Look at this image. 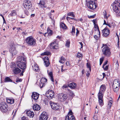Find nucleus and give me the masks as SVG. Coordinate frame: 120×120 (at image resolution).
<instances>
[{
  "label": "nucleus",
  "mask_w": 120,
  "mask_h": 120,
  "mask_svg": "<svg viewBox=\"0 0 120 120\" xmlns=\"http://www.w3.org/2000/svg\"><path fill=\"white\" fill-rule=\"evenodd\" d=\"M23 56H19L17 58L18 61L17 63L18 66L20 69L23 70L26 68V58L23 53Z\"/></svg>",
  "instance_id": "obj_1"
},
{
  "label": "nucleus",
  "mask_w": 120,
  "mask_h": 120,
  "mask_svg": "<svg viewBox=\"0 0 120 120\" xmlns=\"http://www.w3.org/2000/svg\"><path fill=\"white\" fill-rule=\"evenodd\" d=\"M110 8L116 14H118L120 13V4L117 1H115L111 4Z\"/></svg>",
  "instance_id": "obj_2"
},
{
  "label": "nucleus",
  "mask_w": 120,
  "mask_h": 120,
  "mask_svg": "<svg viewBox=\"0 0 120 120\" xmlns=\"http://www.w3.org/2000/svg\"><path fill=\"white\" fill-rule=\"evenodd\" d=\"M26 41V43L30 46H34L36 44V40L31 36L27 38Z\"/></svg>",
  "instance_id": "obj_3"
},
{
  "label": "nucleus",
  "mask_w": 120,
  "mask_h": 120,
  "mask_svg": "<svg viewBox=\"0 0 120 120\" xmlns=\"http://www.w3.org/2000/svg\"><path fill=\"white\" fill-rule=\"evenodd\" d=\"M118 80H114L113 81V90L114 92L117 93L118 92L120 87V83Z\"/></svg>",
  "instance_id": "obj_4"
},
{
  "label": "nucleus",
  "mask_w": 120,
  "mask_h": 120,
  "mask_svg": "<svg viewBox=\"0 0 120 120\" xmlns=\"http://www.w3.org/2000/svg\"><path fill=\"white\" fill-rule=\"evenodd\" d=\"M23 5L26 10H28L30 11H33V10H32L30 8L32 6L30 1L29 0H25Z\"/></svg>",
  "instance_id": "obj_5"
},
{
  "label": "nucleus",
  "mask_w": 120,
  "mask_h": 120,
  "mask_svg": "<svg viewBox=\"0 0 120 120\" xmlns=\"http://www.w3.org/2000/svg\"><path fill=\"white\" fill-rule=\"evenodd\" d=\"M0 109L2 112L6 113L9 111L7 104L4 102H2L0 104Z\"/></svg>",
  "instance_id": "obj_6"
},
{
  "label": "nucleus",
  "mask_w": 120,
  "mask_h": 120,
  "mask_svg": "<svg viewBox=\"0 0 120 120\" xmlns=\"http://www.w3.org/2000/svg\"><path fill=\"white\" fill-rule=\"evenodd\" d=\"M9 52L12 56L15 55L17 53L16 49V46L14 43H12L10 45Z\"/></svg>",
  "instance_id": "obj_7"
},
{
  "label": "nucleus",
  "mask_w": 120,
  "mask_h": 120,
  "mask_svg": "<svg viewBox=\"0 0 120 120\" xmlns=\"http://www.w3.org/2000/svg\"><path fill=\"white\" fill-rule=\"evenodd\" d=\"M87 4V7L90 9L94 10L97 7V5L95 3V1L96 0H89Z\"/></svg>",
  "instance_id": "obj_8"
},
{
  "label": "nucleus",
  "mask_w": 120,
  "mask_h": 120,
  "mask_svg": "<svg viewBox=\"0 0 120 120\" xmlns=\"http://www.w3.org/2000/svg\"><path fill=\"white\" fill-rule=\"evenodd\" d=\"M102 51L103 54L105 56H109L111 54L110 49L107 46L104 47L102 49Z\"/></svg>",
  "instance_id": "obj_9"
},
{
  "label": "nucleus",
  "mask_w": 120,
  "mask_h": 120,
  "mask_svg": "<svg viewBox=\"0 0 120 120\" xmlns=\"http://www.w3.org/2000/svg\"><path fill=\"white\" fill-rule=\"evenodd\" d=\"M106 88V86L104 85H102L100 87V90L98 95H103V93H104L105 91Z\"/></svg>",
  "instance_id": "obj_10"
},
{
  "label": "nucleus",
  "mask_w": 120,
  "mask_h": 120,
  "mask_svg": "<svg viewBox=\"0 0 120 120\" xmlns=\"http://www.w3.org/2000/svg\"><path fill=\"white\" fill-rule=\"evenodd\" d=\"M50 103L52 108L53 110H56L59 109V105L57 104V103H55L54 102L52 101H50Z\"/></svg>",
  "instance_id": "obj_11"
},
{
  "label": "nucleus",
  "mask_w": 120,
  "mask_h": 120,
  "mask_svg": "<svg viewBox=\"0 0 120 120\" xmlns=\"http://www.w3.org/2000/svg\"><path fill=\"white\" fill-rule=\"evenodd\" d=\"M48 118V115L47 113L43 112L39 117V120H47Z\"/></svg>",
  "instance_id": "obj_12"
},
{
  "label": "nucleus",
  "mask_w": 120,
  "mask_h": 120,
  "mask_svg": "<svg viewBox=\"0 0 120 120\" xmlns=\"http://www.w3.org/2000/svg\"><path fill=\"white\" fill-rule=\"evenodd\" d=\"M110 30L107 27H106L102 30L103 36L106 37L108 36L109 34Z\"/></svg>",
  "instance_id": "obj_13"
},
{
  "label": "nucleus",
  "mask_w": 120,
  "mask_h": 120,
  "mask_svg": "<svg viewBox=\"0 0 120 120\" xmlns=\"http://www.w3.org/2000/svg\"><path fill=\"white\" fill-rule=\"evenodd\" d=\"M54 91L51 90L48 93V94L47 95V97L48 99H51L54 97Z\"/></svg>",
  "instance_id": "obj_14"
},
{
  "label": "nucleus",
  "mask_w": 120,
  "mask_h": 120,
  "mask_svg": "<svg viewBox=\"0 0 120 120\" xmlns=\"http://www.w3.org/2000/svg\"><path fill=\"white\" fill-rule=\"evenodd\" d=\"M43 59L45 66L46 67L48 66L50 64V63L48 57L47 56L45 57H44Z\"/></svg>",
  "instance_id": "obj_15"
},
{
  "label": "nucleus",
  "mask_w": 120,
  "mask_h": 120,
  "mask_svg": "<svg viewBox=\"0 0 120 120\" xmlns=\"http://www.w3.org/2000/svg\"><path fill=\"white\" fill-rule=\"evenodd\" d=\"M39 96V94L38 93L36 92H33L31 97L34 100H37L38 99Z\"/></svg>",
  "instance_id": "obj_16"
},
{
  "label": "nucleus",
  "mask_w": 120,
  "mask_h": 120,
  "mask_svg": "<svg viewBox=\"0 0 120 120\" xmlns=\"http://www.w3.org/2000/svg\"><path fill=\"white\" fill-rule=\"evenodd\" d=\"M98 95L99 104L100 105L102 106L103 105V96L100 95Z\"/></svg>",
  "instance_id": "obj_17"
},
{
  "label": "nucleus",
  "mask_w": 120,
  "mask_h": 120,
  "mask_svg": "<svg viewBox=\"0 0 120 120\" xmlns=\"http://www.w3.org/2000/svg\"><path fill=\"white\" fill-rule=\"evenodd\" d=\"M67 115L65 117V120H75V118L73 115Z\"/></svg>",
  "instance_id": "obj_18"
},
{
  "label": "nucleus",
  "mask_w": 120,
  "mask_h": 120,
  "mask_svg": "<svg viewBox=\"0 0 120 120\" xmlns=\"http://www.w3.org/2000/svg\"><path fill=\"white\" fill-rule=\"evenodd\" d=\"M13 71L15 74H17L21 72V71L17 67H14L13 69Z\"/></svg>",
  "instance_id": "obj_19"
},
{
  "label": "nucleus",
  "mask_w": 120,
  "mask_h": 120,
  "mask_svg": "<svg viewBox=\"0 0 120 120\" xmlns=\"http://www.w3.org/2000/svg\"><path fill=\"white\" fill-rule=\"evenodd\" d=\"M26 114L27 116L30 117H33L34 116V113L31 112L30 110L27 111L26 112Z\"/></svg>",
  "instance_id": "obj_20"
},
{
  "label": "nucleus",
  "mask_w": 120,
  "mask_h": 120,
  "mask_svg": "<svg viewBox=\"0 0 120 120\" xmlns=\"http://www.w3.org/2000/svg\"><path fill=\"white\" fill-rule=\"evenodd\" d=\"M33 108L34 110H39L40 109V106L38 105L37 104H35L33 105Z\"/></svg>",
  "instance_id": "obj_21"
},
{
  "label": "nucleus",
  "mask_w": 120,
  "mask_h": 120,
  "mask_svg": "<svg viewBox=\"0 0 120 120\" xmlns=\"http://www.w3.org/2000/svg\"><path fill=\"white\" fill-rule=\"evenodd\" d=\"M56 43L55 41H54L50 44V48H51L55 49H57L58 48V46L55 45Z\"/></svg>",
  "instance_id": "obj_22"
},
{
  "label": "nucleus",
  "mask_w": 120,
  "mask_h": 120,
  "mask_svg": "<svg viewBox=\"0 0 120 120\" xmlns=\"http://www.w3.org/2000/svg\"><path fill=\"white\" fill-rule=\"evenodd\" d=\"M109 99L110 100L108 102V109H110L112 105V103L113 102L112 101V98L111 97H110Z\"/></svg>",
  "instance_id": "obj_23"
},
{
  "label": "nucleus",
  "mask_w": 120,
  "mask_h": 120,
  "mask_svg": "<svg viewBox=\"0 0 120 120\" xmlns=\"http://www.w3.org/2000/svg\"><path fill=\"white\" fill-rule=\"evenodd\" d=\"M76 85V84L74 82H72L68 85V86L72 89H75Z\"/></svg>",
  "instance_id": "obj_24"
},
{
  "label": "nucleus",
  "mask_w": 120,
  "mask_h": 120,
  "mask_svg": "<svg viewBox=\"0 0 120 120\" xmlns=\"http://www.w3.org/2000/svg\"><path fill=\"white\" fill-rule=\"evenodd\" d=\"M60 28H62L64 29H66L67 28L66 25L64 23L62 22H60Z\"/></svg>",
  "instance_id": "obj_25"
},
{
  "label": "nucleus",
  "mask_w": 120,
  "mask_h": 120,
  "mask_svg": "<svg viewBox=\"0 0 120 120\" xmlns=\"http://www.w3.org/2000/svg\"><path fill=\"white\" fill-rule=\"evenodd\" d=\"M9 16H15L16 15V13L15 10H13L9 15Z\"/></svg>",
  "instance_id": "obj_26"
},
{
  "label": "nucleus",
  "mask_w": 120,
  "mask_h": 120,
  "mask_svg": "<svg viewBox=\"0 0 120 120\" xmlns=\"http://www.w3.org/2000/svg\"><path fill=\"white\" fill-rule=\"evenodd\" d=\"M4 81L5 82H12V80L8 77H5L4 79Z\"/></svg>",
  "instance_id": "obj_27"
},
{
  "label": "nucleus",
  "mask_w": 120,
  "mask_h": 120,
  "mask_svg": "<svg viewBox=\"0 0 120 120\" xmlns=\"http://www.w3.org/2000/svg\"><path fill=\"white\" fill-rule=\"evenodd\" d=\"M49 76L50 77V79L51 81L53 82H54V79L52 73V72H50L48 74Z\"/></svg>",
  "instance_id": "obj_28"
},
{
  "label": "nucleus",
  "mask_w": 120,
  "mask_h": 120,
  "mask_svg": "<svg viewBox=\"0 0 120 120\" xmlns=\"http://www.w3.org/2000/svg\"><path fill=\"white\" fill-rule=\"evenodd\" d=\"M14 99L13 98L8 99V102L11 104H13L14 102Z\"/></svg>",
  "instance_id": "obj_29"
},
{
  "label": "nucleus",
  "mask_w": 120,
  "mask_h": 120,
  "mask_svg": "<svg viewBox=\"0 0 120 120\" xmlns=\"http://www.w3.org/2000/svg\"><path fill=\"white\" fill-rule=\"evenodd\" d=\"M32 67H33V70L34 71H37L38 70V66L37 64H35L34 66H32Z\"/></svg>",
  "instance_id": "obj_30"
},
{
  "label": "nucleus",
  "mask_w": 120,
  "mask_h": 120,
  "mask_svg": "<svg viewBox=\"0 0 120 120\" xmlns=\"http://www.w3.org/2000/svg\"><path fill=\"white\" fill-rule=\"evenodd\" d=\"M61 96L63 98V100L64 101L66 100L67 98V96L66 94H61Z\"/></svg>",
  "instance_id": "obj_31"
},
{
  "label": "nucleus",
  "mask_w": 120,
  "mask_h": 120,
  "mask_svg": "<svg viewBox=\"0 0 120 120\" xmlns=\"http://www.w3.org/2000/svg\"><path fill=\"white\" fill-rule=\"evenodd\" d=\"M51 54V53L50 52H46L41 53V56H43L44 55L48 56V55H50Z\"/></svg>",
  "instance_id": "obj_32"
},
{
  "label": "nucleus",
  "mask_w": 120,
  "mask_h": 120,
  "mask_svg": "<svg viewBox=\"0 0 120 120\" xmlns=\"http://www.w3.org/2000/svg\"><path fill=\"white\" fill-rule=\"evenodd\" d=\"M71 33L73 36H74L75 34V28L73 26H72V31Z\"/></svg>",
  "instance_id": "obj_33"
},
{
  "label": "nucleus",
  "mask_w": 120,
  "mask_h": 120,
  "mask_svg": "<svg viewBox=\"0 0 120 120\" xmlns=\"http://www.w3.org/2000/svg\"><path fill=\"white\" fill-rule=\"evenodd\" d=\"M40 82L45 84L47 82V79L45 78H42L41 79Z\"/></svg>",
  "instance_id": "obj_34"
},
{
  "label": "nucleus",
  "mask_w": 120,
  "mask_h": 120,
  "mask_svg": "<svg viewBox=\"0 0 120 120\" xmlns=\"http://www.w3.org/2000/svg\"><path fill=\"white\" fill-rule=\"evenodd\" d=\"M68 90L70 93V95L71 97V98L72 99L73 97L75 96V95L74 93L72 91H71V90Z\"/></svg>",
  "instance_id": "obj_35"
},
{
  "label": "nucleus",
  "mask_w": 120,
  "mask_h": 120,
  "mask_svg": "<svg viewBox=\"0 0 120 120\" xmlns=\"http://www.w3.org/2000/svg\"><path fill=\"white\" fill-rule=\"evenodd\" d=\"M67 15L71 16L74 17H75V15L74 14L73 12H68V13Z\"/></svg>",
  "instance_id": "obj_36"
},
{
  "label": "nucleus",
  "mask_w": 120,
  "mask_h": 120,
  "mask_svg": "<svg viewBox=\"0 0 120 120\" xmlns=\"http://www.w3.org/2000/svg\"><path fill=\"white\" fill-rule=\"evenodd\" d=\"M70 44V41L69 40H68L66 41L65 44V45L68 47H69Z\"/></svg>",
  "instance_id": "obj_37"
},
{
  "label": "nucleus",
  "mask_w": 120,
  "mask_h": 120,
  "mask_svg": "<svg viewBox=\"0 0 120 120\" xmlns=\"http://www.w3.org/2000/svg\"><path fill=\"white\" fill-rule=\"evenodd\" d=\"M45 1H43L40 0V1L39 3L38 4H41V6H43L45 5Z\"/></svg>",
  "instance_id": "obj_38"
},
{
  "label": "nucleus",
  "mask_w": 120,
  "mask_h": 120,
  "mask_svg": "<svg viewBox=\"0 0 120 120\" xmlns=\"http://www.w3.org/2000/svg\"><path fill=\"white\" fill-rule=\"evenodd\" d=\"M40 86L41 88L43 87L45 85V84L44 83H43L42 82H41L40 81L39 82Z\"/></svg>",
  "instance_id": "obj_39"
},
{
  "label": "nucleus",
  "mask_w": 120,
  "mask_h": 120,
  "mask_svg": "<svg viewBox=\"0 0 120 120\" xmlns=\"http://www.w3.org/2000/svg\"><path fill=\"white\" fill-rule=\"evenodd\" d=\"M86 66L88 68H89L90 71L91 70V68L90 63L88 62L86 64Z\"/></svg>",
  "instance_id": "obj_40"
},
{
  "label": "nucleus",
  "mask_w": 120,
  "mask_h": 120,
  "mask_svg": "<svg viewBox=\"0 0 120 120\" xmlns=\"http://www.w3.org/2000/svg\"><path fill=\"white\" fill-rule=\"evenodd\" d=\"M52 31L50 30H47V33L49 35H51L52 34Z\"/></svg>",
  "instance_id": "obj_41"
},
{
  "label": "nucleus",
  "mask_w": 120,
  "mask_h": 120,
  "mask_svg": "<svg viewBox=\"0 0 120 120\" xmlns=\"http://www.w3.org/2000/svg\"><path fill=\"white\" fill-rule=\"evenodd\" d=\"M115 65H116V69H118V68L119 66V63L118 61H117L116 62V63Z\"/></svg>",
  "instance_id": "obj_42"
},
{
  "label": "nucleus",
  "mask_w": 120,
  "mask_h": 120,
  "mask_svg": "<svg viewBox=\"0 0 120 120\" xmlns=\"http://www.w3.org/2000/svg\"><path fill=\"white\" fill-rule=\"evenodd\" d=\"M96 16V14L94 15H93L90 16H89V15L88 16V17L90 19V18H94L95 16Z\"/></svg>",
  "instance_id": "obj_43"
},
{
  "label": "nucleus",
  "mask_w": 120,
  "mask_h": 120,
  "mask_svg": "<svg viewBox=\"0 0 120 120\" xmlns=\"http://www.w3.org/2000/svg\"><path fill=\"white\" fill-rule=\"evenodd\" d=\"M107 13L106 11L105 12V13L104 14V18L105 19H107L108 17L107 16Z\"/></svg>",
  "instance_id": "obj_44"
},
{
  "label": "nucleus",
  "mask_w": 120,
  "mask_h": 120,
  "mask_svg": "<svg viewBox=\"0 0 120 120\" xmlns=\"http://www.w3.org/2000/svg\"><path fill=\"white\" fill-rule=\"evenodd\" d=\"M27 10H25L24 11V13L27 16L29 15V13L28 11H27Z\"/></svg>",
  "instance_id": "obj_45"
},
{
  "label": "nucleus",
  "mask_w": 120,
  "mask_h": 120,
  "mask_svg": "<svg viewBox=\"0 0 120 120\" xmlns=\"http://www.w3.org/2000/svg\"><path fill=\"white\" fill-rule=\"evenodd\" d=\"M94 27L95 28H97L98 30H99V27L97 24H96L95 23V25H94Z\"/></svg>",
  "instance_id": "obj_46"
},
{
  "label": "nucleus",
  "mask_w": 120,
  "mask_h": 120,
  "mask_svg": "<svg viewBox=\"0 0 120 120\" xmlns=\"http://www.w3.org/2000/svg\"><path fill=\"white\" fill-rule=\"evenodd\" d=\"M86 72L87 73H86V75L87 77H88L90 75V73L88 71H87Z\"/></svg>",
  "instance_id": "obj_47"
},
{
  "label": "nucleus",
  "mask_w": 120,
  "mask_h": 120,
  "mask_svg": "<svg viewBox=\"0 0 120 120\" xmlns=\"http://www.w3.org/2000/svg\"><path fill=\"white\" fill-rule=\"evenodd\" d=\"M22 81V79H17L16 81V82H21Z\"/></svg>",
  "instance_id": "obj_48"
},
{
  "label": "nucleus",
  "mask_w": 120,
  "mask_h": 120,
  "mask_svg": "<svg viewBox=\"0 0 120 120\" xmlns=\"http://www.w3.org/2000/svg\"><path fill=\"white\" fill-rule=\"evenodd\" d=\"M73 114V112H72V111L71 110L69 111V113H68V115L69 114V115H73V116L74 117V116L73 115L71 114Z\"/></svg>",
  "instance_id": "obj_49"
},
{
  "label": "nucleus",
  "mask_w": 120,
  "mask_h": 120,
  "mask_svg": "<svg viewBox=\"0 0 120 120\" xmlns=\"http://www.w3.org/2000/svg\"><path fill=\"white\" fill-rule=\"evenodd\" d=\"M77 32L76 33V36H77L79 34V31L77 29H76Z\"/></svg>",
  "instance_id": "obj_50"
},
{
  "label": "nucleus",
  "mask_w": 120,
  "mask_h": 120,
  "mask_svg": "<svg viewBox=\"0 0 120 120\" xmlns=\"http://www.w3.org/2000/svg\"><path fill=\"white\" fill-rule=\"evenodd\" d=\"M108 66H106L105 68H104V70L105 71H107L108 69Z\"/></svg>",
  "instance_id": "obj_51"
},
{
  "label": "nucleus",
  "mask_w": 120,
  "mask_h": 120,
  "mask_svg": "<svg viewBox=\"0 0 120 120\" xmlns=\"http://www.w3.org/2000/svg\"><path fill=\"white\" fill-rule=\"evenodd\" d=\"M22 120H28L26 117L24 116L22 118Z\"/></svg>",
  "instance_id": "obj_52"
},
{
  "label": "nucleus",
  "mask_w": 120,
  "mask_h": 120,
  "mask_svg": "<svg viewBox=\"0 0 120 120\" xmlns=\"http://www.w3.org/2000/svg\"><path fill=\"white\" fill-rule=\"evenodd\" d=\"M103 120H108V118L107 116H106V117H104L102 119Z\"/></svg>",
  "instance_id": "obj_53"
},
{
  "label": "nucleus",
  "mask_w": 120,
  "mask_h": 120,
  "mask_svg": "<svg viewBox=\"0 0 120 120\" xmlns=\"http://www.w3.org/2000/svg\"><path fill=\"white\" fill-rule=\"evenodd\" d=\"M94 37L95 39H96L97 40H98V36L96 35H95L94 36Z\"/></svg>",
  "instance_id": "obj_54"
},
{
  "label": "nucleus",
  "mask_w": 120,
  "mask_h": 120,
  "mask_svg": "<svg viewBox=\"0 0 120 120\" xmlns=\"http://www.w3.org/2000/svg\"><path fill=\"white\" fill-rule=\"evenodd\" d=\"M106 25L108 26L110 28H111L112 26V25H111L109 23H107Z\"/></svg>",
  "instance_id": "obj_55"
},
{
  "label": "nucleus",
  "mask_w": 120,
  "mask_h": 120,
  "mask_svg": "<svg viewBox=\"0 0 120 120\" xmlns=\"http://www.w3.org/2000/svg\"><path fill=\"white\" fill-rule=\"evenodd\" d=\"M104 59V58H101L100 59V61L103 62Z\"/></svg>",
  "instance_id": "obj_56"
},
{
  "label": "nucleus",
  "mask_w": 120,
  "mask_h": 120,
  "mask_svg": "<svg viewBox=\"0 0 120 120\" xmlns=\"http://www.w3.org/2000/svg\"><path fill=\"white\" fill-rule=\"evenodd\" d=\"M96 21V19H94L93 20H92V22H93V23H94V25H95Z\"/></svg>",
  "instance_id": "obj_57"
},
{
  "label": "nucleus",
  "mask_w": 120,
  "mask_h": 120,
  "mask_svg": "<svg viewBox=\"0 0 120 120\" xmlns=\"http://www.w3.org/2000/svg\"><path fill=\"white\" fill-rule=\"evenodd\" d=\"M67 87H68V86H67V85H64L62 86V88L63 89H64V88H66Z\"/></svg>",
  "instance_id": "obj_58"
},
{
  "label": "nucleus",
  "mask_w": 120,
  "mask_h": 120,
  "mask_svg": "<svg viewBox=\"0 0 120 120\" xmlns=\"http://www.w3.org/2000/svg\"><path fill=\"white\" fill-rule=\"evenodd\" d=\"M64 61V57L62 56L60 58V59Z\"/></svg>",
  "instance_id": "obj_59"
},
{
  "label": "nucleus",
  "mask_w": 120,
  "mask_h": 120,
  "mask_svg": "<svg viewBox=\"0 0 120 120\" xmlns=\"http://www.w3.org/2000/svg\"><path fill=\"white\" fill-rule=\"evenodd\" d=\"M59 62L62 63H64V61L62 60L61 59L60 60H59Z\"/></svg>",
  "instance_id": "obj_60"
},
{
  "label": "nucleus",
  "mask_w": 120,
  "mask_h": 120,
  "mask_svg": "<svg viewBox=\"0 0 120 120\" xmlns=\"http://www.w3.org/2000/svg\"><path fill=\"white\" fill-rule=\"evenodd\" d=\"M107 62H108V61L106 60L104 62V63L103 64L104 65H105L107 64Z\"/></svg>",
  "instance_id": "obj_61"
},
{
  "label": "nucleus",
  "mask_w": 120,
  "mask_h": 120,
  "mask_svg": "<svg viewBox=\"0 0 120 120\" xmlns=\"http://www.w3.org/2000/svg\"><path fill=\"white\" fill-rule=\"evenodd\" d=\"M107 23L106 21H105V20H104V23L103 24V25L105 24L106 25H107Z\"/></svg>",
  "instance_id": "obj_62"
},
{
  "label": "nucleus",
  "mask_w": 120,
  "mask_h": 120,
  "mask_svg": "<svg viewBox=\"0 0 120 120\" xmlns=\"http://www.w3.org/2000/svg\"><path fill=\"white\" fill-rule=\"evenodd\" d=\"M46 6H45V5H44V6H41V8H46Z\"/></svg>",
  "instance_id": "obj_63"
},
{
  "label": "nucleus",
  "mask_w": 120,
  "mask_h": 120,
  "mask_svg": "<svg viewBox=\"0 0 120 120\" xmlns=\"http://www.w3.org/2000/svg\"><path fill=\"white\" fill-rule=\"evenodd\" d=\"M66 64L67 66H69V62H67L66 63Z\"/></svg>",
  "instance_id": "obj_64"
}]
</instances>
